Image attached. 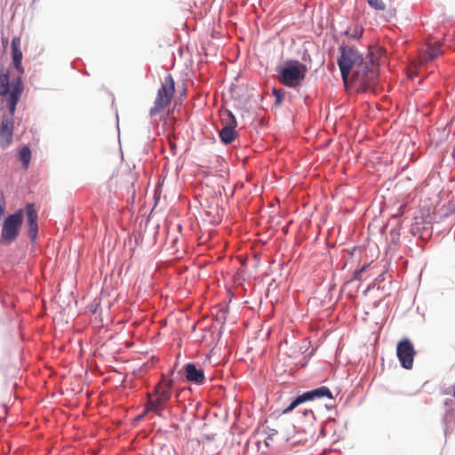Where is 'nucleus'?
<instances>
[{
  "mask_svg": "<svg viewBox=\"0 0 455 455\" xmlns=\"http://www.w3.org/2000/svg\"><path fill=\"white\" fill-rule=\"evenodd\" d=\"M24 86L20 76L10 77L9 71H0V146L5 148L12 142L14 130L13 116L21 97Z\"/></svg>",
  "mask_w": 455,
  "mask_h": 455,
  "instance_id": "1",
  "label": "nucleus"
},
{
  "mask_svg": "<svg viewBox=\"0 0 455 455\" xmlns=\"http://www.w3.org/2000/svg\"><path fill=\"white\" fill-rule=\"evenodd\" d=\"M377 78V66L371 57H366V60L349 76L348 84L358 92H366L375 86Z\"/></svg>",
  "mask_w": 455,
  "mask_h": 455,
  "instance_id": "2",
  "label": "nucleus"
},
{
  "mask_svg": "<svg viewBox=\"0 0 455 455\" xmlns=\"http://www.w3.org/2000/svg\"><path fill=\"white\" fill-rule=\"evenodd\" d=\"M172 387V379H165L163 378L162 380L156 385L153 393L148 394L147 411L161 415L166 403L171 399Z\"/></svg>",
  "mask_w": 455,
  "mask_h": 455,
  "instance_id": "3",
  "label": "nucleus"
},
{
  "mask_svg": "<svg viewBox=\"0 0 455 455\" xmlns=\"http://www.w3.org/2000/svg\"><path fill=\"white\" fill-rule=\"evenodd\" d=\"M339 52L338 65L344 84L347 86L349 76L366 60V58H363L355 49L348 45H341Z\"/></svg>",
  "mask_w": 455,
  "mask_h": 455,
  "instance_id": "4",
  "label": "nucleus"
},
{
  "mask_svg": "<svg viewBox=\"0 0 455 455\" xmlns=\"http://www.w3.org/2000/svg\"><path fill=\"white\" fill-rule=\"evenodd\" d=\"M307 68L306 65L300 63L299 61H295L294 63L287 62L284 67L281 68L278 70V81L290 88H296L302 81L305 79L307 76Z\"/></svg>",
  "mask_w": 455,
  "mask_h": 455,
  "instance_id": "5",
  "label": "nucleus"
},
{
  "mask_svg": "<svg viewBox=\"0 0 455 455\" xmlns=\"http://www.w3.org/2000/svg\"><path fill=\"white\" fill-rule=\"evenodd\" d=\"M23 211L20 209L4 219L0 235V244L9 245L17 239L23 223Z\"/></svg>",
  "mask_w": 455,
  "mask_h": 455,
  "instance_id": "6",
  "label": "nucleus"
},
{
  "mask_svg": "<svg viewBox=\"0 0 455 455\" xmlns=\"http://www.w3.org/2000/svg\"><path fill=\"white\" fill-rule=\"evenodd\" d=\"M175 92V82L171 75L164 77L154 102L150 108V116H154L166 108L172 102Z\"/></svg>",
  "mask_w": 455,
  "mask_h": 455,
  "instance_id": "7",
  "label": "nucleus"
},
{
  "mask_svg": "<svg viewBox=\"0 0 455 455\" xmlns=\"http://www.w3.org/2000/svg\"><path fill=\"white\" fill-rule=\"evenodd\" d=\"M323 397H328L330 399L332 398L331 390L324 386L305 392L302 395H299L291 403V404L287 408L283 410V413L287 414L291 412L298 405L301 404L302 403L315 399H320Z\"/></svg>",
  "mask_w": 455,
  "mask_h": 455,
  "instance_id": "8",
  "label": "nucleus"
},
{
  "mask_svg": "<svg viewBox=\"0 0 455 455\" xmlns=\"http://www.w3.org/2000/svg\"><path fill=\"white\" fill-rule=\"evenodd\" d=\"M222 129L220 131V138L225 144L232 143L237 137L235 131L236 119L230 111H225L221 115Z\"/></svg>",
  "mask_w": 455,
  "mask_h": 455,
  "instance_id": "9",
  "label": "nucleus"
},
{
  "mask_svg": "<svg viewBox=\"0 0 455 455\" xmlns=\"http://www.w3.org/2000/svg\"><path fill=\"white\" fill-rule=\"evenodd\" d=\"M396 355L404 369L410 370L412 368L416 351L410 339H403L397 343Z\"/></svg>",
  "mask_w": 455,
  "mask_h": 455,
  "instance_id": "10",
  "label": "nucleus"
},
{
  "mask_svg": "<svg viewBox=\"0 0 455 455\" xmlns=\"http://www.w3.org/2000/svg\"><path fill=\"white\" fill-rule=\"evenodd\" d=\"M387 260L383 258L379 262L372 260L369 264L363 265L361 268L354 273V278L357 280L362 279V275L364 272H369L370 275H378L377 279H380L387 270Z\"/></svg>",
  "mask_w": 455,
  "mask_h": 455,
  "instance_id": "11",
  "label": "nucleus"
},
{
  "mask_svg": "<svg viewBox=\"0 0 455 455\" xmlns=\"http://www.w3.org/2000/svg\"><path fill=\"white\" fill-rule=\"evenodd\" d=\"M25 213L27 216L28 232V236L34 241L37 235L38 226H37V212L33 204L26 205Z\"/></svg>",
  "mask_w": 455,
  "mask_h": 455,
  "instance_id": "12",
  "label": "nucleus"
},
{
  "mask_svg": "<svg viewBox=\"0 0 455 455\" xmlns=\"http://www.w3.org/2000/svg\"><path fill=\"white\" fill-rule=\"evenodd\" d=\"M21 40L20 36H14L12 40V58L14 68L17 69L20 75L24 73V68L22 67L23 54L20 48Z\"/></svg>",
  "mask_w": 455,
  "mask_h": 455,
  "instance_id": "13",
  "label": "nucleus"
},
{
  "mask_svg": "<svg viewBox=\"0 0 455 455\" xmlns=\"http://www.w3.org/2000/svg\"><path fill=\"white\" fill-rule=\"evenodd\" d=\"M186 378L188 381L201 385L204 381V372L202 369L196 368L194 363H188L185 366Z\"/></svg>",
  "mask_w": 455,
  "mask_h": 455,
  "instance_id": "14",
  "label": "nucleus"
},
{
  "mask_svg": "<svg viewBox=\"0 0 455 455\" xmlns=\"http://www.w3.org/2000/svg\"><path fill=\"white\" fill-rule=\"evenodd\" d=\"M442 46L443 44L441 42L427 43L428 52L434 57V59H436L443 54Z\"/></svg>",
  "mask_w": 455,
  "mask_h": 455,
  "instance_id": "15",
  "label": "nucleus"
},
{
  "mask_svg": "<svg viewBox=\"0 0 455 455\" xmlns=\"http://www.w3.org/2000/svg\"><path fill=\"white\" fill-rule=\"evenodd\" d=\"M363 28L361 25L355 24L348 28L346 31V35L351 38L358 39L363 36Z\"/></svg>",
  "mask_w": 455,
  "mask_h": 455,
  "instance_id": "16",
  "label": "nucleus"
},
{
  "mask_svg": "<svg viewBox=\"0 0 455 455\" xmlns=\"http://www.w3.org/2000/svg\"><path fill=\"white\" fill-rule=\"evenodd\" d=\"M20 159L25 168H28L31 159V151L28 147L25 146L20 150Z\"/></svg>",
  "mask_w": 455,
  "mask_h": 455,
  "instance_id": "17",
  "label": "nucleus"
},
{
  "mask_svg": "<svg viewBox=\"0 0 455 455\" xmlns=\"http://www.w3.org/2000/svg\"><path fill=\"white\" fill-rule=\"evenodd\" d=\"M434 60V57L428 52V49L426 51H421L419 55V66L425 65Z\"/></svg>",
  "mask_w": 455,
  "mask_h": 455,
  "instance_id": "18",
  "label": "nucleus"
},
{
  "mask_svg": "<svg viewBox=\"0 0 455 455\" xmlns=\"http://www.w3.org/2000/svg\"><path fill=\"white\" fill-rule=\"evenodd\" d=\"M369 4L375 10L383 11L386 5L382 0H368Z\"/></svg>",
  "mask_w": 455,
  "mask_h": 455,
  "instance_id": "19",
  "label": "nucleus"
},
{
  "mask_svg": "<svg viewBox=\"0 0 455 455\" xmlns=\"http://www.w3.org/2000/svg\"><path fill=\"white\" fill-rule=\"evenodd\" d=\"M273 94L275 97V102L277 104H279L283 100V96H284V92H283L282 91L277 90V89L273 90Z\"/></svg>",
  "mask_w": 455,
  "mask_h": 455,
  "instance_id": "20",
  "label": "nucleus"
},
{
  "mask_svg": "<svg viewBox=\"0 0 455 455\" xmlns=\"http://www.w3.org/2000/svg\"><path fill=\"white\" fill-rule=\"evenodd\" d=\"M418 65L415 63H411L409 68V77L413 78L416 76L417 73Z\"/></svg>",
  "mask_w": 455,
  "mask_h": 455,
  "instance_id": "21",
  "label": "nucleus"
},
{
  "mask_svg": "<svg viewBox=\"0 0 455 455\" xmlns=\"http://www.w3.org/2000/svg\"><path fill=\"white\" fill-rule=\"evenodd\" d=\"M4 213V207L3 205H0V219L2 218Z\"/></svg>",
  "mask_w": 455,
  "mask_h": 455,
  "instance_id": "22",
  "label": "nucleus"
},
{
  "mask_svg": "<svg viewBox=\"0 0 455 455\" xmlns=\"http://www.w3.org/2000/svg\"><path fill=\"white\" fill-rule=\"evenodd\" d=\"M272 438V435H268L265 441L266 443V445L268 446L269 445V442H268V439H271Z\"/></svg>",
  "mask_w": 455,
  "mask_h": 455,
  "instance_id": "23",
  "label": "nucleus"
},
{
  "mask_svg": "<svg viewBox=\"0 0 455 455\" xmlns=\"http://www.w3.org/2000/svg\"><path fill=\"white\" fill-rule=\"evenodd\" d=\"M453 397L455 398V388H454V391H453Z\"/></svg>",
  "mask_w": 455,
  "mask_h": 455,
  "instance_id": "24",
  "label": "nucleus"
}]
</instances>
